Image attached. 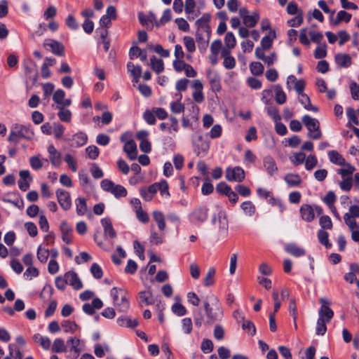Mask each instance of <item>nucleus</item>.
Instances as JSON below:
<instances>
[{
    "instance_id": "obj_1",
    "label": "nucleus",
    "mask_w": 359,
    "mask_h": 359,
    "mask_svg": "<svg viewBox=\"0 0 359 359\" xmlns=\"http://www.w3.org/2000/svg\"><path fill=\"white\" fill-rule=\"evenodd\" d=\"M203 304L205 320H204L201 313L196 314L194 320L197 327H201L203 322L205 325H210L222 320L224 316L223 309L216 296L212 294L206 296L203 300Z\"/></svg>"
},
{
    "instance_id": "obj_2",
    "label": "nucleus",
    "mask_w": 359,
    "mask_h": 359,
    "mask_svg": "<svg viewBox=\"0 0 359 359\" xmlns=\"http://www.w3.org/2000/svg\"><path fill=\"white\" fill-rule=\"evenodd\" d=\"M34 133L27 127L22 125H13L11 128V133L8 136V141L17 144L22 138L32 139Z\"/></svg>"
},
{
    "instance_id": "obj_3",
    "label": "nucleus",
    "mask_w": 359,
    "mask_h": 359,
    "mask_svg": "<svg viewBox=\"0 0 359 359\" xmlns=\"http://www.w3.org/2000/svg\"><path fill=\"white\" fill-rule=\"evenodd\" d=\"M302 121L309 130L307 135L309 137L318 140L322 137V132L320 130V122L318 119L312 118L309 115H304Z\"/></svg>"
},
{
    "instance_id": "obj_4",
    "label": "nucleus",
    "mask_w": 359,
    "mask_h": 359,
    "mask_svg": "<svg viewBox=\"0 0 359 359\" xmlns=\"http://www.w3.org/2000/svg\"><path fill=\"white\" fill-rule=\"evenodd\" d=\"M193 147L195 154L198 156H205L210 148L208 140L203 135H198L193 139Z\"/></svg>"
},
{
    "instance_id": "obj_5",
    "label": "nucleus",
    "mask_w": 359,
    "mask_h": 359,
    "mask_svg": "<svg viewBox=\"0 0 359 359\" xmlns=\"http://www.w3.org/2000/svg\"><path fill=\"white\" fill-rule=\"evenodd\" d=\"M319 301L321 306L318 311V318L330 323L334 316V311L330 308L331 302L326 298H320Z\"/></svg>"
},
{
    "instance_id": "obj_6",
    "label": "nucleus",
    "mask_w": 359,
    "mask_h": 359,
    "mask_svg": "<svg viewBox=\"0 0 359 359\" xmlns=\"http://www.w3.org/2000/svg\"><path fill=\"white\" fill-rule=\"evenodd\" d=\"M212 223L217 225L219 232L225 233L228 231L229 224L226 218V212L220 210L217 214H215L212 218Z\"/></svg>"
},
{
    "instance_id": "obj_7",
    "label": "nucleus",
    "mask_w": 359,
    "mask_h": 359,
    "mask_svg": "<svg viewBox=\"0 0 359 359\" xmlns=\"http://www.w3.org/2000/svg\"><path fill=\"white\" fill-rule=\"evenodd\" d=\"M245 172L241 167L228 168L226 170V178L229 181L241 182L245 179Z\"/></svg>"
},
{
    "instance_id": "obj_8",
    "label": "nucleus",
    "mask_w": 359,
    "mask_h": 359,
    "mask_svg": "<svg viewBox=\"0 0 359 359\" xmlns=\"http://www.w3.org/2000/svg\"><path fill=\"white\" fill-rule=\"evenodd\" d=\"M57 201L62 209L67 210L71 208L72 201L69 193L63 189L56 191Z\"/></svg>"
},
{
    "instance_id": "obj_9",
    "label": "nucleus",
    "mask_w": 359,
    "mask_h": 359,
    "mask_svg": "<svg viewBox=\"0 0 359 359\" xmlns=\"http://www.w3.org/2000/svg\"><path fill=\"white\" fill-rule=\"evenodd\" d=\"M210 20V15L208 13H205L203 16L198 19L196 22L198 32H205L206 35H208V39L210 37V28L209 26V21Z\"/></svg>"
},
{
    "instance_id": "obj_10",
    "label": "nucleus",
    "mask_w": 359,
    "mask_h": 359,
    "mask_svg": "<svg viewBox=\"0 0 359 359\" xmlns=\"http://www.w3.org/2000/svg\"><path fill=\"white\" fill-rule=\"evenodd\" d=\"M208 216V209L205 207H199L191 214V220L196 223H203L206 221Z\"/></svg>"
},
{
    "instance_id": "obj_11",
    "label": "nucleus",
    "mask_w": 359,
    "mask_h": 359,
    "mask_svg": "<svg viewBox=\"0 0 359 359\" xmlns=\"http://www.w3.org/2000/svg\"><path fill=\"white\" fill-rule=\"evenodd\" d=\"M25 73L28 78L35 83L38 79V71L36 65L32 60H28L24 64Z\"/></svg>"
},
{
    "instance_id": "obj_12",
    "label": "nucleus",
    "mask_w": 359,
    "mask_h": 359,
    "mask_svg": "<svg viewBox=\"0 0 359 359\" xmlns=\"http://www.w3.org/2000/svg\"><path fill=\"white\" fill-rule=\"evenodd\" d=\"M65 278L67 284L71 285L74 290H78L83 287V283L75 271H67L65 273Z\"/></svg>"
},
{
    "instance_id": "obj_13",
    "label": "nucleus",
    "mask_w": 359,
    "mask_h": 359,
    "mask_svg": "<svg viewBox=\"0 0 359 359\" xmlns=\"http://www.w3.org/2000/svg\"><path fill=\"white\" fill-rule=\"evenodd\" d=\"M44 47H50L51 52L57 56H63L65 55V46L59 41L50 39L43 43Z\"/></svg>"
},
{
    "instance_id": "obj_14",
    "label": "nucleus",
    "mask_w": 359,
    "mask_h": 359,
    "mask_svg": "<svg viewBox=\"0 0 359 359\" xmlns=\"http://www.w3.org/2000/svg\"><path fill=\"white\" fill-rule=\"evenodd\" d=\"M48 152L51 164L55 167L60 166L62 163L61 153L55 149L53 144L48 146Z\"/></svg>"
},
{
    "instance_id": "obj_15",
    "label": "nucleus",
    "mask_w": 359,
    "mask_h": 359,
    "mask_svg": "<svg viewBox=\"0 0 359 359\" xmlns=\"http://www.w3.org/2000/svg\"><path fill=\"white\" fill-rule=\"evenodd\" d=\"M158 189L159 187H158L157 183H154L147 188H141L140 189V195L144 200L149 201L158 191Z\"/></svg>"
},
{
    "instance_id": "obj_16",
    "label": "nucleus",
    "mask_w": 359,
    "mask_h": 359,
    "mask_svg": "<svg viewBox=\"0 0 359 359\" xmlns=\"http://www.w3.org/2000/svg\"><path fill=\"white\" fill-rule=\"evenodd\" d=\"M123 151L130 160L134 161L137 158V144L134 140L126 142L123 147Z\"/></svg>"
},
{
    "instance_id": "obj_17",
    "label": "nucleus",
    "mask_w": 359,
    "mask_h": 359,
    "mask_svg": "<svg viewBox=\"0 0 359 359\" xmlns=\"http://www.w3.org/2000/svg\"><path fill=\"white\" fill-rule=\"evenodd\" d=\"M62 238L64 242L69 244L72 242L73 229L65 221L60 224Z\"/></svg>"
},
{
    "instance_id": "obj_18",
    "label": "nucleus",
    "mask_w": 359,
    "mask_h": 359,
    "mask_svg": "<svg viewBox=\"0 0 359 359\" xmlns=\"http://www.w3.org/2000/svg\"><path fill=\"white\" fill-rule=\"evenodd\" d=\"M207 76L211 86V89L215 92L219 91L221 90L219 76L211 70L208 72Z\"/></svg>"
},
{
    "instance_id": "obj_19",
    "label": "nucleus",
    "mask_w": 359,
    "mask_h": 359,
    "mask_svg": "<svg viewBox=\"0 0 359 359\" xmlns=\"http://www.w3.org/2000/svg\"><path fill=\"white\" fill-rule=\"evenodd\" d=\"M264 167L269 176H273L278 171L276 161L270 156H267L264 158Z\"/></svg>"
},
{
    "instance_id": "obj_20",
    "label": "nucleus",
    "mask_w": 359,
    "mask_h": 359,
    "mask_svg": "<svg viewBox=\"0 0 359 359\" xmlns=\"http://www.w3.org/2000/svg\"><path fill=\"white\" fill-rule=\"evenodd\" d=\"M101 224L104 229V233L105 236H108L111 238H114L116 236V233L113 228L112 222L110 218L104 217L102 219Z\"/></svg>"
},
{
    "instance_id": "obj_21",
    "label": "nucleus",
    "mask_w": 359,
    "mask_h": 359,
    "mask_svg": "<svg viewBox=\"0 0 359 359\" xmlns=\"http://www.w3.org/2000/svg\"><path fill=\"white\" fill-rule=\"evenodd\" d=\"M336 63L343 68L348 67L351 65L352 60L348 54L338 53L334 57Z\"/></svg>"
},
{
    "instance_id": "obj_22",
    "label": "nucleus",
    "mask_w": 359,
    "mask_h": 359,
    "mask_svg": "<svg viewBox=\"0 0 359 359\" xmlns=\"http://www.w3.org/2000/svg\"><path fill=\"white\" fill-rule=\"evenodd\" d=\"M284 180L289 187H296L301 184L302 180L298 174L287 173L284 177Z\"/></svg>"
},
{
    "instance_id": "obj_23",
    "label": "nucleus",
    "mask_w": 359,
    "mask_h": 359,
    "mask_svg": "<svg viewBox=\"0 0 359 359\" xmlns=\"http://www.w3.org/2000/svg\"><path fill=\"white\" fill-rule=\"evenodd\" d=\"M300 213L302 218L306 222H311L314 219V210L309 205H303Z\"/></svg>"
},
{
    "instance_id": "obj_24",
    "label": "nucleus",
    "mask_w": 359,
    "mask_h": 359,
    "mask_svg": "<svg viewBox=\"0 0 359 359\" xmlns=\"http://www.w3.org/2000/svg\"><path fill=\"white\" fill-rule=\"evenodd\" d=\"M117 324L121 327H135L138 325V321L137 319L132 320L128 316H121L116 320Z\"/></svg>"
},
{
    "instance_id": "obj_25",
    "label": "nucleus",
    "mask_w": 359,
    "mask_h": 359,
    "mask_svg": "<svg viewBox=\"0 0 359 359\" xmlns=\"http://www.w3.org/2000/svg\"><path fill=\"white\" fill-rule=\"evenodd\" d=\"M285 251L294 257H301L306 254L304 248L297 246L296 244L290 243L285 246Z\"/></svg>"
},
{
    "instance_id": "obj_26",
    "label": "nucleus",
    "mask_w": 359,
    "mask_h": 359,
    "mask_svg": "<svg viewBox=\"0 0 359 359\" xmlns=\"http://www.w3.org/2000/svg\"><path fill=\"white\" fill-rule=\"evenodd\" d=\"M328 157L330 161L336 165H346L344 158L336 150H332L328 152Z\"/></svg>"
},
{
    "instance_id": "obj_27",
    "label": "nucleus",
    "mask_w": 359,
    "mask_h": 359,
    "mask_svg": "<svg viewBox=\"0 0 359 359\" xmlns=\"http://www.w3.org/2000/svg\"><path fill=\"white\" fill-rule=\"evenodd\" d=\"M114 306L118 312L126 313L129 309L130 304L126 296L124 294L121 295V300L118 299L117 302L114 303Z\"/></svg>"
},
{
    "instance_id": "obj_28",
    "label": "nucleus",
    "mask_w": 359,
    "mask_h": 359,
    "mask_svg": "<svg viewBox=\"0 0 359 359\" xmlns=\"http://www.w3.org/2000/svg\"><path fill=\"white\" fill-rule=\"evenodd\" d=\"M127 69L128 71L130 73L131 76L133 77L134 81L137 83L142 74L141 67L139 65L135 66L133 63L129 62L127 64Z\"/></svg>"
},
{
    "instance_id": "obj_29",
    "label": "nucleus",
    "mask_w": 359,
    "mask_h": 359,
    "mask_svg": "<svg viewBox=\"0 0 359 359\" xmlns=\"http://www.w3.org/2000/svg\"><path fill=\"white\" fill-rule=\"evenodd\" d=\"M135 51H138L137 55L142 62H147V50L145 49H140L137 46H132L130 48L129 57L131 60H133L135 57V56L136 55V53H135Z\"/></svg>"
},
{
    "instance_id": "obj_30",
    "label": "nucleus",
    "mask_w": 359,
    "mask_h": 359,
    "mask_svg": "<svg viewBox=\"0 0 359 359\" xmlns=\"http://www.w3.org/2000/svg\"><path fill=\"white\" fill-rule=\"evenodd\" d=\"M196 40L199 48L205 49L208 47L210 39H208V35H206L205 32L196 31Z\"/></svg>"
},
{
    "instance_id": "obj_31",
    "label": "nucleus",
    "mask_w": 359,
    "mask_h": 359,
    "mask_svg": "<svg viewBox=\"0 0 359 359\" xmlns=\"http://www.w3.org/2000/svg\"><path fill=\"white\" fill-rule=\"evenodd\" d=\"M150 65L156 74H160L164 70L163 61L161 59L156 58L155 56L150 59Z\"/></svg>"
},
{
    "instance_id": "obj_32",
    "label": "nucleus",
    "mask_w": 359,
    "mask_h": 359,
    "mask_svg": "<svg viewBox=\"0 0 359 359\" xmlns=\"http://www.w3.org/2000/svg\"><path fill=\"white\" fill-rule=\"evenodd\" d=\"M259 20V15L258 13L255 12L252 15H249L248 17L243 20V23L247 27H254Z\"/></svg>"
},
{
    "instance_id": "obj_33",
    "label": "nucleus",
    "mask_w": 359,
    "mask_h": 359,
    "mask_svg": "<svg viewBox=\"0 0 359 359\" xmlns=\"http://www.w3.org/2000/svg\"><path fill=\"white\" fill-rule=\"evenodd\" d=\"M33 339L36 343H39L40 345L46 350L50 347V340L47 337H43L40 334H36L33 337Z\"/></svg>"
},
{
    "instance_id": "obj_34",
    "label": "nucleus",
    "mask_w": 359,
    "mask_h": 359,
    "mask_svg": "<svg viewBox=\"0 0 359 359\" xmlns=\"http://www.w3.org/2000/svg\"><path fill=\"white\" fill-rule=\"evenodd\" d=\"M274 90L276 102L279 104H284L286 102V95L281 86L280 85L275 86Z\"/></svg>"
},
{
    "instance_id": "obj_35",
    "label": "nucleus",
    "mask_w": 359,
    "mask_h": 359,
    "mask_svg": "<svg viewBox=\"0 0 359 359\" xmlns=\"http://www.w3.org/2000/svg\"><path fill=\"white\" fill-rule=\"evenodd\" d=\"M153 217L156 222L159 230L163 231L165 228V222L163 212L158 210H155L153 212Z\"/></svg>"
},
{
    "instance_id": "obj_36",
    "label": "nucleus",
    "mask_w": 359,
    "mask_h": 359,
    "mask_svg": "<svg viewBox=\"0 0 359 359\" xmlns=\"http://www.w3.org/2000/svg\"><path fill=\"white\" fill-rule=\"evenodd\" d=\"M76 213L79 215H83L87 211L86 201L84 198H78L76 200Z\"/></svg>"
},
{
    "instance_id": "obj_37",
    "label": "nucleus",
    "mask_w": 359,
    "mask_h": 359,
    "mask_svg": "<svg viewBox=\"0 0 359 359\" xmlns=\"http://www.w3.org/2000/svg\"><path fill=\"white\" fill-rule=\"evenodd\" d=\"M264 67L259 62H252L250 64V70L255 76H259L263 74Z\"/></svg>"
},
{
    "instance_id": "obj_38",
    "label": "nucleus",
    "mask_w": 359,
    "mask_h": 359,
    "mask_svg": "<svg viewBox=\"0 0 359 359\" xmlns=\"http://www.w3.org/2000/svg\"><path fill=\"white\" fill-rule=\"evenodd\" d=\"M65 351L66 346L64 340L60 338L55 339L52 346V351L55 353H62Z\"/></svg>"
},
{
    "instance_id": "obj_39",
    "label": "nucleus",
    "mask_w": 359,
    "mask_h": 359,
    "mask_svg": "<svg viewBox=\"0 0 359 359\" xmlns=\"http://www.w3.org/2000/svg\"><path fill=\"white\" fill-rule=\"evenodd\" d=\"M67 344L71 346L70 351L76 353L74 358H76L81 352V349L78 347L80 344V340L76 337H71L67 340Z\"/></svg>"
},
{
    "instance_id": "obj_40",
    "label": "nucleus",
    "mask_w": 359,
    "mask_h": 359,
    "mask_svg": "<svg viewBox=\"0 0 359 359\" xmlns=\"http://www.w3.org/2000/svg\"><path fill=\"white\" fill-rule=\"evenodd\" d=\"M241 208L243 210V212L248 216H252L255 212V206L253 203L250 201H245L241 205Z\"/></svg>"
},
{
    "instance_id": "obj_41",
    "label": "nucleus",
    "mask_w": 359,
    "mask_h": 359,
    "mask_svg": "<svg viewBox=\"0 0 359 359\" xmlns=\"http://www.w3.org/2000/svg\"><path fill=\"white\" fill-rule=\"evenodd\" d=\"M87 135L82 132L77 133L72 137V141H74L77 147H81L85 144L87 142Z\"/></svg>"
},
{
    "instance_id": "obj_42",
    "label": "nucleus",
    "mask_w": 359,
    "mask_h": 359,
    "mask_svg": "<svg viewBox=\"0 0 359 359\" xmlns=\"http://www.w3.org/2000/svg\"><path fill=\"white\" fill-rule=\"evenodd\" d=\"M110 193L112 194L116 198H119L126 196L127 190L124 187L121 185L115 184L114 187L112 189Z\"/></svg>"
},
{
    "instance_id": "obj_43",
    "label": "nucleus",
    "mask_w": 359,
    "mask_h": 359,
    "mask_svg": "<svg viewBox=\"0 0 359 359\" xmlns=\"http://www.w3.org/2000/svg\"><path fill=\"white\" fill-rule=\"evenodd\" d=\"M318 238L319 240V242L325 245L327 248H330L332 245L330 243L328 240V233L323 229H320L318 232Z\"/></svg>"
},
{
    "instance_id": "obj_44",
    "label": "nucleus",
    "mask_w": 359,
    "mask_h": 359,
    "mask_svg": "<svg viewBox=\"0 0 359 359\" xmlns=\"http://www.w3.org/2000/svg\"><path fill=\"white\" fill-rule=\"evenodd\" d=\"M328 323L329 322H327L326 320H324L323 319L318 318L317 320V323H316V334L317 335H320V336L324 335L327 331L326 323Z\"/></svg>"
},
{
    "instance_id": "obj_45",
    "label": "nucleus",
    "mask_w": 359,
    "mask_h": 359,
    "mask_svg": "<svg viewBox=\"0 0 359 359\" xmlns=\"http://www.w3.org/2000/svg\"><path fill=\"white\" fill-rule=\"evenodd\" d=\"M61 325L64 329V332L66 333H73L78 328V325L74 321L64 320L63 322H62Z\"/></svg>"
},
{
    "instance_id": "obj_46",
    "label": "nucleus",
    "mask_w": 359,
    "mask_h": 359,
    "mask_svg": "<svg viewBox=\"0 0 359 359\" xmlns=\"http://www.w3.org/2000/svg\"><path fill=\"white\" fill-rule=\"evenodd\" d=\"M224 43L226 46L229 49L233 48L236 46V39L232 32H229L226 34L224 37Z\"/></svg>"
},
{
    "instance_id": "obj_47",
    "label": "nucleus",
    "mask_w": 359,
    "mask_h": 359,
    "mask_svg": "<svg viewBox=\"0 0 359 359\" xmlns=\"http://www.w3.org/2000/svg\"><path fill=\"white\" fill-rule=\"evenodd\" d=\"M140 298L146 305H151L154 303L151 292L149 291L140 292Z\"/></svg>"
},
{
    "instance_id": "obj_48",
    "label": "nucleus",
    "mask_w": 359,
    "mask_h": 359,
    "mask_svg": "<svg viewBox=\"0 0 359 359\" xmlns=\"http://www.w3.org/2000/svg\"><path fill=\"white\" fill-rule=\"evenodd\" d=\"M242 328L248 332L251 336H254L256 333L255 325L251 320H243Z\"/></svg>"
},
{
    "instance_id": "obj_49",
    "label": "nucleus",
    "mask_w": 359,
    "mask_h": 359,
    "mask_svg": "<svg viewBox=\"0 0 359 359\" xmlns=\"http://www.w3.org/2000/svg\"><path fill=\"white\" fill-rule=\"evenodd\" d=\"M344 165L346 166V168H341L337 170V173L341 175L343 178H345L346 176L351 175L355 170V167L351 165L350 163H346V165Z\"/></svg>"
},
{
    "instance_id": "obj_50",
    "label": "nucleus",
    "mask_w": 359,
    "mask_h": 359,
    "mask_svg": "<svg viewBox=\"0 0 359 359\" xmlns=\"http://www.w3.org/2000/svg\"><path fill=\"white\" fill-rule=\"evenodd\" d=\"M90 273L96 279H100L103 276V271L100 266L97 263H93L90 267Z\"/></svg>"
},
{
    "instance_id": "obj_51",
    "label": "nucleus",
    "mask_w": 359,
    "mask_h": 359,
    "mask_svg": "<svg viewBox=\"0 0 359 359\" xmlns=\"http://www.w3.org/2000/svg\"><path fill=\"white\" fill-rule=\"evenodd\" d=\"M215 272V269L212 267L208 269V273L203 280L204 285L210 286L213 284Z\"/></svg>"
},
{
    "instance_id": "obj_52",
    "label": "nucleus",
    "mask_w": 359,
    "mask_h": 359,
    "mask_svg": "<svg viewBox=\"0 0 359 359\" xmlns=\"http://www.w3.org/2000/svg\"><path fill=\"white\" fill-rule=\"evenodd\" d=\"M193 323L190 318H184L182 320V327L183 332L189 334L192 331Z\"/></svg>"
},
{
    "instance_id": "obj_53",
    "label": "nucleus",
    "mask_w": 359,
    "mask_h": 359,
    "mask_svg": "<svg viewBox=\"0 0 359 359\" xmlns=\"http://www.w3.org/2000/svg\"><path fill=\"white\" fill-rule=\"evenodd\" d=\"M172 311L178 316H183L187 313L186 308L180 303H175L172 306Z\"/></svg>"
},
{
    "instance_id": "obj_54",
    "label": "nucleus",
    "mask_w": 359,
    "mask_h": 359,
    "mask_svg": "<svg viewBox=\"0 0 359 359\" xmlns=\"http://www.w3.org/2000/svg\"><path fill=\"white\" fill-rule=\"evenodd\" d=\"M266 111L268 115L273 118L274 122L280 121L281 117L279 114V111L276 107L272 106L268 107L266 108Z\"/></svg>"
},
{
    "instance_id": "obj_55",
    "label": "nucleus",
    "mask_w": 359,
    "mask_h": 359,
    "mask_svg": "<svg viewBox=\"0 0 359 359\" xmlns=\"http://www.w3.org/2000/svg\"><path fill=\"white\" fill-rule=\"evenodd\" d=\"M327 55V46L325 43L318 46L314 52V56L317 59H321Z\"/></svg>"
},
{
    "instance_id": "obj_56",
    "label": "nucleus",
    "mask_w": 359,
    "mask_h": 359,
    "mask_svg": "<svg viewBox=\"0 0 359 359\" xmlns=\"http://www.w3.org/2000/svg\"><path fill=\"white\" fill-rule=\"evenodd\" d=\"M60 109L57 116L62 121L69 122L72 118V113L69 109L58 108Z\"/></svg>"
},
{
    "instance_id": "obj_57",
    "label": "nucleus",
    "mask_w": 359,
    "mask_h": 359,
    "mask_svg": "<svg viewBox=\"0 0 359 359\" xmlns=\"http://www.w3.org/2000/svg\"><path fill=\"white\" fill-rule=\"evenodd\" d=\"M213 348H214L213 343L210 339H205L203 340V341L201 343V348L204 353H209L212 352L213 350Z\"/></svg>"
},
{
    "instance_id": "obj_58",
    "label": "nucleus",
    "mask_w": 359,
    "mask_h": 359,
    "mask_svg": "<svg viewBox=\"0 0 359 359\" xmlns=\"http://www.w3.org/2000/svg\"><path fill=\"white\" fill-rule=\"evenodd\" d=\"M318 163L317 158L314 155H309L305 161V168L307 170H312Z\"/></svg>"
},
{
    "instance_id": "obj_59",
    "label": "nucleus",
    "mask_w": 359,
    "mask_h": 359,
    "mask_svg": "<svg viewBox=\"0 0 359 359\" xmlns=\"http://www.w3.org/2000/svg\"><path fill=\"white\" fill-rule=\"evenodd\" d=\"M319 224L322 229H331L332 228V222L330 217L327 215H323L320 218Z\"/></svg>"
},
{
    "instance_id": "obj_60",
    "label": "nucleus",
    "mask_w": 359,
    "mask_h": 359,
    "mask_svg": "<svg viewBox=\"0 0 359 359\" xmlns=\"http://www.w3.org/2000/svg\"><path fill=\"white\" fill-rule=\"evenodd\" d=\"M184 43L187 50L193 53L196 50V46L194 40L191 36H184Z\"/></svg>"
},
{
    "instance_id": "obj_61",
    "label": "nucleus",
    "mask_w": 359,
    "mask_h": 359,
    "mask_svg": "<svg viewBox=\"0 0 359 359\" xmlns=\"http://www.w3.org/2000/svg\"><path fill=\"white\" fill-rule=\"evenodd\" d=\"M65 161L67 163L69 168L73 171L76 172L77 170L76 162L74 158L69 154H67L65 156L64 158Z\"/></svg>"
},
{
    "instance_id": "obj_62",
    "label": "nucleus",
    "mask_w": 359,
    "mask_h": 359,
    "mask_svg": "<svg viewBox=\"0 0 359 359\" xmlns=\"http://www.w3.org/2000/svg\"><path fill=\"white\" fill-rule=\"evenodd\" d=\"M49 255V251L47 249L39 247L37 250V258L41 262H46Z\"/></svg>"
},
{
    "instance_id": "obj_63",
    "label": "nucleus",
    "mask_w": 359,
    "mask_h": 359,
    "mask_svg": "<svg viewBox=\"0 0 359 359\" xmlns=\"http://www.w3.org/2000/svg\"><path fill=\"white\" fill-rule=\"evenodd\" d=\"M157 185L159 187L158 190L162 196H165V197H168L170 196V193L168 191V184L166 180H161L159 183H157Z\"/></svg>"
},
{
    "instance_id": "obj_64",
    "label": "nucleus",
    "mask_w": 359,
    "mask_h": 359,
    "mask_svg": "<svg viewBox=\"0 0 359 359\" xmlns=\"http://www.w3.org/2000/svg\"><path fill=\"white\" fill-rule=\"evenodd\" d=\"M29 163L34 170H39L43 167L42 161L37 156H32L29 158Z\"/></svg>"
}]
</instances>
